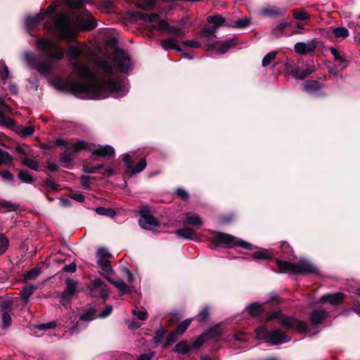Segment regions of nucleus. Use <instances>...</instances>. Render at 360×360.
Listing matches in <instances>:
<instances>
[{"mask_svg": "<svg viewBox=\"0 0 360 360\" xmlns=\"http://www.w3.org/2000/svg\"><path fill=\"white\" fill-rule=\"evenodd\" d=\"M17 207L16 205L7 200H0V212H1L15 211Z\"/></svg>", "mask_w": 360, "mask_h": 360, "instance_id": "32", "label": "nucleus"}, {"mask_svg": "<svg viewBox=\"0 0 360 360\" xmlns=\"http://www.w3.org/2000/svg\"><path fill=\"white\" fill-rule=\"evenodd\" d=\"M118 69L122 72H128L131 69V63L127 54L121 50H117L114 58Z\"/></svg>", "mask_w": 360, "mask_h": 360, "instance_id": "9", "label": "nucleus"}, {"mask_svg": "<svg viewBox=\"0 0 360 360\" xmlns=\"http://www.w3.org/2000/svg\"><path fill=\"white\" fill-rule=\"evenodd\" d=\"M66 287L63 292H58L57 297L60 298V301L63 304L70 301L76 292L77 283L70 278L65 280Z\"/></svg>", "mask_w": 360, "mask_h": 360, "instance_id": "8", "label": "nucleus"}, {"mask_svg": "<svg viewBox=\"0 0 360 360\" xmlns=\"http://www.w3.org/2000/svg\"><path fill=\"white\" fill-rule=\"evenodd\" d=\"M221 333V330L219 327L211 328L207 333H205L206 337H216Z\"/></svg>", "mask_w": 360, "mask_h": 360, "instance_id": "62", "label": "nucleus"}, {"mask_svg": "<svg viewBox=\"0 0 360 360\" xmlns=\"http://www.w3.org/2000/svg\"><path fill=\"white\" fill-rule=\"evenodd\" d=\"M257 338L265 340L271 345H278L290 341V337L282 330L276 329L269 331L265 326L256 329Z\"/></svg>", "mask_w": 360, "mask_h": 360, "instance_id": "5", "label": "nucleus"}, {"mask_svg": "<svg viewBox=\"0 0 360 360\" xmlns=\"http://www.w3.org/2000/svg\"><path fill=\"white\" fill-rule=\"evenodd\" d=\"M183 45L184 46L191 47L193 49H198L200 46V42L196 40H188L183 41Z\"/></svg>", "mask_w": 360, "mask_h": 360, "instance_id": "60", "label": "nucleus"}, {"mask_svg": "<svg viewBox=\"0 0 360 360\" xmlns=\"http://www.w3.org/2000/svg\"><path fill=\"white\" fill-rule=\"evenodd\" d=\"M91 151L95 155L106 158L108 159L112 158L115 155L114 148L108 145L99 146L96 148H91Z\"/></svg>", "mask_w": 360, "mask_h": 360, "instance_id": "12", "label": "nucleus"}, {"mask_svg": "<svg viewBox=\"0 0 360 360\" xmlns=\"http://www.w3.org/2000/svg\"><path fill=\"white\" fill-rule=\"evenodd\" d=\"M97 264L101 267L102 271L106 274H109L112 272V269L108 264V262H103L102 260H98Z\"/></svg>", "mask_w": 360, "mask_h": 360, "instance_id": "52", "label": "nucleus"}, {"mask_svg": "<svg viewBox=\"0 0 360 360\" xmlns=\"http://www.w3.org/2000/svg\"><path fill=\"white\" fill-rule=\"evenodd\" d=\"M216 32L217 31L214 30V28H212V27L210 28L206 27V28H203L200 31V35L202 38H205L207 39V45L208 46L209 43L214 42V41H212L213 39L217 38Z\"/></svg>", "mask_w": 360, "mask_h": 360, "instance_id": "24", "label": "nucleus"}, {"mask_svg": "<svg viewBox=\"0 0 360 360\" xmlns=\"http://www.w3.org/2000/svg\"><path fill=\"white\" fill-rule=\"evenodd\" d=\"M288 22L286 20L283 21L277 25L272 30V34L276 37L283 36L285 29L288 26Z\"/></svg>", "mask_w": 360, "mask_h": 360, "instance_id": "28", "label": "nucleus"}, {"mask_svg": "<svg viewBox=\"0 0 360 360\" xmlns=\"http://www.w3.org/2000/svg\"><path fill=\"white\" fill-rule=\"evenodd\" d=\"M12 319L10 314L5 311L2 314V326L3 328H8L11 325Z\"/></svg>", "mask_w": 360, "mask_h": 360, "instance_id": "54", "label": "nucleus"}, {"mask_svg": "<svg viewBox=\"0 0 360 360\" xmlns=\"http://www.w3.org/2000/svg\"><path fill=\"white\" fill-rule=\"evenodd\" d=\"M18 178L24 183L29 184L32 181V176L27 171H20L18 174Z\"/></svg>", "mask_w": 360, "mask_h": 360, "instance_id": "49", "label": "nucleus"}, {"mask_svg": "<svg viewBox=\"0 0 360 360\" xmlns=\"http://www.w3.org/2000/svg\"><path fill=\"white\" fill-rule=\"evenodd\" d=\"M249 314L252 316H258L262 313V304L259 303H252L246 308Z\"/></svg>", "mask_w": 360, "mask_h": 360, "instance_id": "27", "label": "nucleus"}, {"mask_svg": "<svg viewBox=\"0 0 360 360\" xmlns=\"http://www.w3.org/2000/svg\"><path fill=\"white\" fill-rule=\"evenodd\" d=\"M96 315V310L93 308H89L80 316V319L82 321H91L94 319Z\"/></svg>", "mask_w": 360, "mask_h": 360, "instance_id": "41", "label": "nucleus"}, {"mask_svg": "<svg viewBox=\"0 0 360 360\" xmlns=\"http://www.w3.org/2000/svg\"><path fill=\"white\" fill-rule=\"evenodd\" d=\"M271 257L270 253L266 250H260L252 254V258L253 259H268Z\"/></svg>", "mask_w": 360, "mask_h": 360, "instance_id": "35", "label": "nucleus"}, {"mask_svg": "<svg viewBox=\"0 0 360 360\" xmlns=\"http://www.w3.org/2000/svg\"><path fill=\"white\" fill-rule=\"evenodd\" d=\"M277 52L275 51H271L267 53L262 60V65L266 67L269 65L276 57Z\"/></svg>", "mask_w": 360, "mask_h": 360, "instance_id": "43", "label": "nucleus"}, {"mask_svg": "<svg viewBox=\"0 0 360 360\" xmlns=\"http://www.w3.org/2000/svg\"><path fill=\"white\" fill-rule=\"evenodd\" d=\"M87 3L86 0H67V4L72 8L80 9Z\"/></svg>", "mask_w": 360, "mask_h": 360, "instance_id": "40", "label": "nucleus"}, {"mask_svg": "<svg viewBox=\"0 0 360 360\" xmlns=\"http://www.w3.org/2000/svg\"><path fill=\"white\" fill-rule=\"evenodd\" d=\"M295 18L300 20H304L309 18V15L305 11H294Z\"/></svg>", "mask_w": 360, "mask_h": 360, "instance_id": "59", "label": "nucleus"}, {"mask_svg": "<svg viewBox=\"0 0 360 360\" xmlns=\"http://www.w3.org/2000/svg\"><path fill=\"white\" fill-rule=\"evenodd\" d=\"M212 241L217 245H221L227 248L240 247L245 250H251L253 248V245L250 243L221 232H212Z\"/></svg>", "mask_w": 360, "mask_h": 360, "instance_id": "4", "label": "nucleus"}, {"mask_svg": "<svg viewBox=\"0 0 360 360\" xmlns=\"http://www.w3.org/2000/svg\"><path fill=\"white\" fill-rule=\"evenodd\" d=\"M315 70L316 65L311 61L310 64L307 65L306 69L295 68L292 70V74L296 79H303L314 72Z\"/></svg>", "mask_w": 360, "mask_h": 360, "instance_id": "13", "label": "nucleus"}, {"mask_svg": "<svg viewBox=\"0 0 360 360\" xmlns=\"http://www.w3.org/2000/svg\"><path fill=\"white\" fill-rule=\"evenodd\" d=\"M103 168V165H98L94 167L85 165L84 167V171L86 173L91 174V173H96V172H98L100 169H102Z\"/></svg>", "mask_w": 360, "mask_h": 360, "instance_id": "55", "label": "nucleus"}, {"mask_svg": "<svg viewBox=\"0 0 360 360\" xmlns=\"http://www.w3.org/2000/svg\"><path fill=\"white\" fill-rule=\"evenodd\" d=\"M315 40H311L307 42H297L294 46L295 51L300 54H307L315 51Z\"/></svg>", "mask_w": 360, "mask_h": 360, "instance_id": "11", "label": "nucleus"}, {"mask_svg": "<svg viewBox=\"0 0 360 360\" xmlns=\"http://www.w3.org/2000/svg\"><path fill=\"white\" fill-rule=\"evenodd\" d=\"M0 77L4 82L10 77V72L4 60L0 61Z\"/></svg>", "mask_w": 360, "mask_h": 360, "instance_id": "34", "label": "nucleus"}, {"mask_svg": "<svg viewBox=\"0 0 360 360\" xmlns=\"http://www.w3.org/2000/svg\"><path fill=\"white\" fill-rule=\"evenodd\" d=\"M345 299V295L342 292H336L327 294L320 299V302H329L331 304L337 305L340 304Z\"/></svg>", "mask_w": 360, "mask_h": 360, "instance_id": "16", "label": "nucleus"}, {"mask_svg": "<svg viewBox=\"0 0 360 360\" xmlns=\"http://www.w3.org/2000/svg\"><path fill=\"white\" fill-rule=\"evenodd\" d=\"M190 349L191 346L186 341H181L174 347V351L180 354H187Z\"/></svg>", "mask_w": 360, "mask_h": 360, "instance_id": "30", "label": "nucleus"}, {"mask_svg": "<svg viewBox=\"0 0 360 360\" xmlns=\"http://www.w3.org/2000/svg\"><path fill=\"white\" fill-rule=\"evenodd\" d=\"M176 335L177 334H176L174 332L170 333L168 335V336L167 337L166 341H165V342L164 344V347H167L171 344L174 342L176 340V339H177Z\"/></svg>", "mask_w": 360, "mask_h": 360, "instance_id": "57", "label": "nucleus"}, {"mask_svg": "<svg viewBox=\"0 0 360 360\" xmlns=\"http://www.w3.org/2000/svg\"><path fill=\"white\" fill-rule=\"evenodd\" d=\"M206 335L205 334L200 335L195 341L193 343V348H199L205 342V340L206 338Z\"/></svg>", "mask_w": 360, "mask_h": 360, "instance_id": "64", "label": "nucleus"}, {"mask_svg": "<svg viewBox=\"0 0 360 360\" xmlns=\"http://www.w3.org/2000/svg\"><path fill=\"white\" fill-rule=\"evenodd\" d=\"M155 0H142L140 1V2L136 4L137 7L143 8V9H147V8H151L155 6Z\"/></svg>", "mask_w": 360, "mask_h": 360, "instance_id": "45", "label": "nucleus"}, {"mask_svg": "<svg viewBox=\"0 0 360 360\" xmlns=\"http://www.w3.org/2000/svg\"><path fill=\"white\" fill-rule=\"evenodd\" d=\"M105 278L111 284H112L120 290L121 294L124 295L129 292V288L122 279L115 281L111 277L108 276H106Z\"/></svg>", "mask_w": 360, "mask_h": 360, "instance_id": "23", "label": "nucleus"}, {"mask_svg": "<svg viewBox=\"0 0 360 360\" xmlns=\"http://www.w3.org/2000/svg\"><path fill=\"white\" fill-rule=\"evenodd\" d=\"M82 53V49L75 45L70 46L67 51L72 73L84 79L83 82L70 80V87L75 96L87 95L92 98L101 99L108 92L117 97H122L127 94L128 89L125 80L117 76L109 62L103 59L98 60L96 68L92 72L88 64L79 59Z\"/></svg>", "mask_w": 360, "mask_h": 360, "instance_id": "2", "label": "nucleus"}, {"mask_svg": "<svg viewBox=\"0 0 360 360\" xmlns=\"http://www.w3.org/2000/svg\"><path fill=\"white\" fill-rule=\"evenodd\" d=\"M260 13L264 16H277L283 15V12H282L275 6H269L262 8L260 11Z\"/></svg>", "mask_w": 360, "mask_h": 360, "instance_id": "26", "label": "nucleus"}, {"mask_svg": "<svg viewBox=\"0 0 360 360\" xmlns=\"http://www.w3.org/2000/svg\"><path fill=\"white\" fill-rule=\"evenodd\" d=\"M191 321L192 319H186L177 326L176 332L174 333L177 335L183 334L187 330Z\"/></svg>", "mask_w": 360, "mask_h": 360, "instance_id": "37", "label": "nucleus"}, {"mask_svg": "<svg viewBox=\"0 0 360 360\" xmlns=\"http://www.w3.org/2000/svg\"><path fill=\"white\" fill-rule=\"evenodd\" d=\"M72 155L70 153L65 152L60 157V162L62 166L66 168H70L72 162Z\"/></svg>", "mask_w": 360, "mask_h": 360, "instance_id": "39", "label": "nucleus"}, {"mask_svg": "<svg viewBox=\"0 0 360 360\" xmlns=\"http://www.w3.org/2000/svg\"><path fill=\"white\" fill-rule=\"evenodd\" d=\"M175 233L177 237L186 240H194L195 236V231L190 227L179 229Z\"/></svg>", "mask_w": 360, "mask_h": 360, "instance_id": "18", "label": "nucleus"}, {"mask_svg": "<svg viewBox=\"0 0 360 360\" xmlns=\"http://www.w3.org/2000/svg\"><path fill=\"white\" fill-rule=\"evenodd\" d=\"M209 316V311L207 307H205L202 309V311L198 314V317L199 321H205Z\"/></svg>", "mask_w": 360, "mask_h": 360, "instance_id": "61", "label": "nucleus"}, {"mask_svg": "<svg viewBox=\"0 0 360 360\" xmlns=\"http://www.w3.org/2000/svg\"><path fill=\"white\" fill-rule=\"evenodd\" d=\"M250 19H248L247 18L238 19V20H236L235 22L234 27H237V28H240V29L245 28L250 25Z\"/></svg>", "mask_w": 360, "mask_h": 360, "instance_id": "53", "label": "nucleus"}, {"mask_svg": "<svg viewBox=\"0 0 360 360\" xmlns=\"http://www.w3.org/2000/svg\"><path fill=\"white\" fill-rule=\"evenodd\" d=\"M103 286V282L100 278H96L91 282L88 288L92 293H94L97 290H100Z\"/></svg>", "mask_w": 360, "mask_h": 360, "instance_id": "36", "label": "nucleus"}, {"mask_svg": "<svg viewBox=\"0 0 360 360\" xmlns=\"http://www.w3.org/2000/svg\"><path fill=\"white\" fill-rule=\"evenodd\" d=\"M333 34L337 39H345L349 36V31L344 27H338L333 29Z\"/></svg>", "mask_w": 360, "mask_h": 360, "instance_id": "29", "label": "nucleus"}, {"mask_svg": "<svg viewBox=\"0 0 360 360\" xmlns=\"http://www.w3.org/2000/svg\"><path fill=\"white\" fill-rule=\"evenodd\" d=\"M0 124L8 128H11L14 126L15 123L12 119L5 116L4 114H3L0 115Z\"/></svg>", "mask_w": 360, "mask_h": 360, "instance_id": "48", "label": "nucleus"}, {"mask_svg": "<svg viewBox=\"0 0 360 360\" xmlns=\"http://www.w3.org/2000/svg\"><path fill=\"white\" fill-rule=\"evenodd\" d=\"M12 162V157L0 148V166L2 165H8Z\"/></svg>", "mask_w": 360, "mask_h": 360, "instance_id": "38", "label": "nucleus"}, {"mask_svg": "<svg viewBox=\"0 0 360 360\" xmlns=\"http://www.w3.org/2000/svg\"><path fill=\"white\" fill-rule=\"evenodd\" d=\"M56 7L50 6L44 13H39L34 16H27L25 18V25L27 28L38 27L42 25L53 33L56 39L48 37L38 38L36 45L38 49L44 53L46 60L41 59L40 56L30 52L25 53V58L28 65L34 68L41 75H48L54 69L53 62L63 58L65 49L59 44L58 40L61 39L71 40L81 30H92L97 26V22L92 15L86 10L81 11L75 15L74 20L64 13H56L51 18Z\"/></svg>", "mask_w": 360, "mask_h": 360, "instance_id": "1", "label": "nucleus"}, {"mask_svg": "<svg viewBox=\"0 0 360 360\" xmlns=\"http://www.w3.org/2000/svg\"><path fill=\"white\" fill-rule=\"evenodd\" d=\"M39 274L40 269L38 268H34L25 274V278L27 280H34Z\"/></svg>", "mask_w": 360, "mask_h": 360, "instance_id": "50", "label": "nucleus"}, {"mask_svg": "<svg viewBox=\"0 0 360 360\" xmlns=\"http://www.w3.org/2000/svg\"><path fill=\"white\" fill-rule=\"evenodd\" d=\"M161 46L165 51L169 49H175L181 51L180 46L178 45L177 40L175 37H170L161 41Z\"/></svg>", "mask_w": 360, "mask_h": 360, "instance_id": "20", "label": "nucleus"}, {"mask_svg": "<svg viewBox=\"0 0 360 360\" xmlns=\"http://www.w3.org/2000/svg\"><path fill=\"white\" fill-rule=\"evenodd\" d=\"M304 91L307 93H313L321 89V84L319 82L312 80L307 81L303 83Z\"/></svg>", "mask_w": 360, "mask_h": 360, "instance_id": "25", "label": "nucleus"}, {"mask_svg": "<svg viewBox=\"0 0 360 360\" xmlns=\"http://www.w3.org/2000/svg\"><path fill=\"white\" fill-rule=\"evenodd\" d=\"M276 264L282 273L313 274L316 272V267L309 262L303 259H300L294 263L277 259Z\"/></svg>", "mask_w": 360, "mask_h": 360, "instance_id": "3", "label": "nucleus"}, {"mask_svg": "<svg viewBox=\"0 0 360 360\" xmlns=\"http://www.w3.org/2000/svg\"><path fill=\"white\" fill-rule=\"evenodd\" d=\"M96 256L98 257V260H102L103 262H108L110 253L107 249H105L104 248H101L98 250Z\"/></svg>", "mask_w": 360, "mask_h": 360, "instance_id": "42", "label": "nucleus"}, {"mask_svg": "<svg viewBox=\"0 0 360 360\" xmlns=\"http://www.w3.org/2000/svg\"><path fill=\"white\" fill-rule=\"evenodd\" d=\"M137 15L146 22H155L156 25H152V28L158 30H165L168 28V22L167 20H161L158 14L152 13L146 14L141 12L137 13Z\"/></svg>", "mask_w": 360, "mask_h": 360, "instance_id": "7", "label": "nucleus"}, {"mask_svg": "<svg viewBox=\"0 0 360 360\" xmlns=\"http://www.w3.org/2000/svg\"><path fill=\"white\" fill-rule=\"evenodd\" d=\"M146 160L142 158L139 160L136 165H129V169H127V172L131 175H134L142 172L146 167Z\"/></svg>", "mask_w": 360, "mask_h": 360, "instance_id": "21", "label": "nucleus"}, {"mask_svg": "<svg viewBox=\"0 0 360 360\" xmlns=\"http://www.w3.org/2000/svg\"><path fill=\"white\" fill-rule=\"evenodd\" d=\"M207 21L212 25V27L214 28L216 31L219 27L227 25L225 18L220 15H209L207 18Z\"/></svg>", "mask_w": 360, "mask_h": 360, "instance_id": "17", "label": "nucleus"}, {"mask_svg": "<svg viewBox=\"0 0 360 360\" xmlns=\"http://www.w3.org/2000/svg\"><path fill=\"white\" fill-rule=\"evenodd\" d=\"M9 240L4 234H0V254H4L8 249Z\"/></svg>", "mask_w": 360, "mask_h": 360, "instance_id": "44", "label": "nucleus"}, {"mask_svg": "<svg viewBox=\"0 0 360 360\" xmlns=\"http://www.w3.org/2000/svg\"><path fill=\"white\" fill-rule=\"evenodd\" d=\"M330 51L331 54L334 56V58L336 61H338L339 63H345L344 58L340 55L338 51L334 48L331 47L330 48Z\"/></svg>", "mask_w": 360, "mask_h": 360, "instance_id": "58", "label": "nucleus"}, {"mask_svg": "<svg viewBox=\"0 0 360 360\" xmlns=\"http://www.w3.org/2000/svg\"><path fill=\"white\" fill-rule=\"evenodd\" d=\"M96 212L98 214L107 216L109 217H114L116 214V212L113 209L106 208V207H96Z\"/></svg>", "mask_w": 360, "mask_h": 360, "instance_id": "33", "label": "nucleus"}, {"mask_svg": "<svg viewBox=\"0 0 360 360\" xmlns=\"http://www.w3.org/2000/svg\"><path fill=\"white\" fill-rule=\"evenodd\" d=\"M112 311V307L110 305H107L105 307V308L102 310L101 314L98 315V317L100 318H105L108 316H109Z\"/></svg>", "mask_w": 360, "mask_h": 360, "instance_id": "63", "label": "nucleus"}, {"mask_svg": "<svg viewBox=\"0 0 360 360\" xmlns=\"http://www.w3.org/2000/svg\"><path fill=\"white\" fill-rule=\"evenodd\" d=\"M233 46L232 40H226L221 42L214 41L209 43L208 46L211 49H215L219 53L223 54L228 51V50Z\"/></svg>", "mask_w": 360, "mask_h": 360, "instance_id": "15", "label": "nucleus"}, {"mask_svg": "<svg viewBox=\"0 0 360 360\" xmlns=\"http://www.w3.org/2000/svg\"><path fill=\"white\" fill-rule=\"evenodd\" d=\"M165 30H167L168 33L169 34H176L179 36H184L185 32L179 27H169L168 25V28H167Z\"/></svg>", "mask_w": 360, "mask_h": 360, "instance_id": "56", "label": "nucleus"}, {"mask_svg": "<svg viewBox=\"0 0 360 360\" xmlns=\"http://www.w3.org/2000/svg\"><path fill=\"white\" fill-rule=\"evenodd\" d=\"M275 319H278L281 326L287 329L294 330L298 333H304L307 329V326L305 322L299 321L293 317L284 316L279 311L272 312L267 316L268 321H271Z\"/></svg>", "mask_w": 360, "mask_h": 360, "instance_id": "6", "label": "nucleus"}, {"mask_svg": "<svg viewBox=\"0 0 360 360\" xmlns=\"http://www.w3.org/2000/svg\"><path fill=\"white\" fill-rule=\"evenodd\" d=\"M132 313L134 316H136L141 321H144L147 319V312L146 310L143 309H134L132 311Z\"/></svg>", "mask_w": 360, "mask_h": 360, "instance_id": "51", "label": "nucleus"}, {"mask_svg": "<svg viewBox=\"0 0 360 360\" xmlns=\"http://www.w3.org/2000/svg\"><path fill=\"white\" fill-rule=\"evenodd\" d=\"M68 150H71L73 153H78L83 150H89L91 151V146L84 141H79L72 144L70 143V148Z\"/></svg>", "mask_w": 360, "mask_h": 360, "instance_id": "22", "label": "nucleus"}, {"mask_svg": "<svg viewBox=\"0 0 360 360\" xmlns=\"http://www.w3.org/2000/svg\"><path fill=\"white\" fill-rule=\"evenodd\" d=\"M34 287L32 285L24 287L21 290V295L25 300H27L33 293Z\"/></svg>", "mask_w": 360, "mask_h": 360, "instance_id": "47", "label": "nucleus"}, {"mask_svg": "<svg viewBox=\"0 0 360 360\" xmlns=\"http://www.w3.org/2000/svg\"><path fill=\"white\" fill-rule=\"evenodd\" d=\"M34 128L32 126H21L18 128V132L22 136L25 137L30 136L34 133Z\"/></svg>", "mask_w": 360, "mask_h": 360, "instance_id": "46", "label": "nucleus"}, {"mask_svg": "<svg viewBox=\"0 0 360 360\" xmlns=\"http://www.w3.org/2000/svg\"><path fill=\"white\" fill-rule=\"evenodd\" d=\"M183 224L200 226L202 224V219L195 213L186 212L184 214Z\"/></svg>", "mask_w": 360, "mask_h": 360, "instance_id": "14", "label": "nucleus"}, {"mask_svg": "<svg viewBox=\"0 0 360 360\" xmlns=\"http://www.w3.org/2000/svg\"><path fill=\"white\" fill-rule=\"evenodd\" d=\"M326 316L327 312L325 310H314L310 316V321L314 326H317L321 323Z\"/></svg>", "mask_w": 360, "mask_h": 360, "instance_id": "19", "label": "nucleus"}, {"mask_svg": "<svg viewBox=\"0 0 360 360\" xmlns=\"http://www.w3.org/2000/svg\"><path fill=\"white\" fill-rule=\"evenodd\" d=\"M139 224L143 229L150 230L153 227L158 226V221L153 216L144 213L142 211Z\"/></svg>", "mask_w": 360, "mask_h": 360, "instance_id": "10", "label": "nucleus"}, {"mask_svg": "<svg viewBox=\"0 0 360 360\" xmlns=\"http://www.w3.org/2000/svg\"><path fill=\"white\" fill-rule=\"evenodd\" d=\"M22 165L35 171H39L41 169L39 162L34 159L25 158L22 161Z\"/></svg>", "mask_w": 360, "mask_h": 360, "instance_id": "31", "label": "nucleus"}]
</instances>
